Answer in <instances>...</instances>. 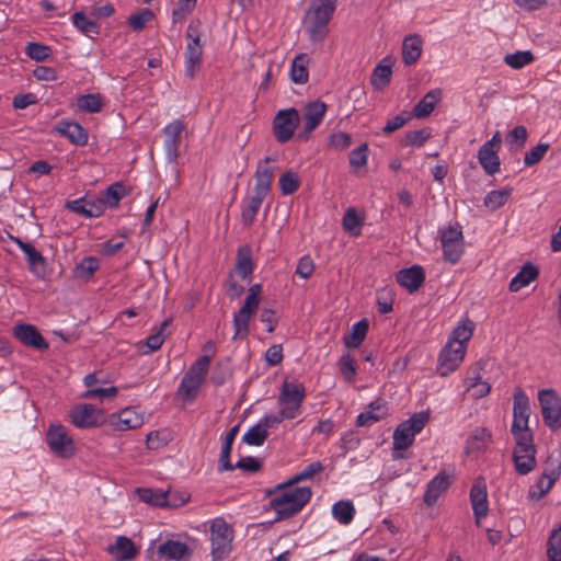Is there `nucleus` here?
I'll use <instances>...</instances> for the list:
<instances>
[{
  "label": "nucleus",
  "instance_id": "1",
  "mask_svg": "<svg viewBox=\"0 0 561 561\" xmlns=\"http://www.w3.org/2000/svg\"><path fill=\"white\" fill-rule=\"evenodd\" d=\"M294 485L287 484V481H285L266 491L270 496V506L276 513L277 519L288 518L297 514L312 496L309 486Z\"/></svg>",
  "mask_w": 561,
  "mask_h": 561
},
{
  "label": "nucleus",
  "instance_id": "2",
  "mask_svg": "<svg viewBox=\"0 0 561 561\" xmlns=\"http://www.w3.org/2000/svg\"><path fill=\"white\" fill-rule=\"evenodd\" d=\"M336 9V0H312L306 14L305 30L312 43H321L329 34V22Z\"/></svg>",
  "mask_w": 561,
  "mask_h": 561
},
{
  "label": "nucleus",
  "instance_id": "3",
  "mask_svg": "<svg viewBox=\"0 0 561 561\" xmlns=\"http://www.w3.org/2000/svg\"><path fill=\"white\" fill-rule=\"evenodd\" d=\"M428 422V414L419 412L413 414L409 420L399 424L393 432V459L403 458L402 451L407 450L414 442L415 436L422 432Z\"/></svg>",
  "mask_w": 561,
  "mask_h": 561
},
{
  "label": "nucleus",
  "instance_id": "4",
  "mask_svg": "<svg viewBox=\"0 0 561 561\" xmlns=\"http://www.w3.org/2000/svg\"><path fill=\"white\" fill-rule=\"evenodd\" d=\"M210 366V356L203 355L197 358L188 368L183 376L180 386L178 388V397L185 401H193L206 379Z\"/></svg>",
  "mask_w": 561,
  "mask_h": 561
},
{
  "label": "nucleus",
  "instance_id": "5",
  "mask_svg": "<svg viewBox=\"0 0 561 561\" xmlns=\"http://www.w3.org/2000/svg\"><path fill=\"white\" fill-rule=\"evenodd\" d=\"M210 556L213 561H222L232 550L233 530L222 517L209 522Z\"/></svg>",
  "mask_w": 561,
  "mask_h": 561
},
{
  "label": "nucleus",
  "instance_id": "6",
  "mask_svg": "<svg viewBox=\"0 0 561 561\" xmlns=\"http://www.w3.org/2000/svg\"><path fill=\"white\" fill-rule=\"evenodd\" d=\"M530 408L529 400L522 389L514 392L513 402V422L511 432L515 442L534 439L533 432L529 428Z\"/></svg>",
  "mask_w": 561,
  "mask_h": 561
},
{
  "label": "nucleus",
  "instance_id": "7",
  "mask_svg": "<svg viewBox=\"0 0 561 561\" xmlns=\"http://www.w3.org/2000/svg\"><path fill=\"white\" fill-rule=\"evenodd\" d=\"M306 398L305 386L297 380L285 379L277 398L283 415L288 419H296L301 414L302 402Z\"/></svg>",
  "mask_w": 561,
  "mask_h": 561
},
{
  "label": "nucleus",
  "instance_id": "8",
  "mask_svg": "<svg viewBox=\"0 0 561 561\" xmlns=\"http://www.w3.org/2000/svg\"><path fill=\"white\" fill-rule=\"evenodd\" d=\"M46 444L49 450L60 458H71L76 454L75 440L67 427L51 424L46 433Z\"/></svg>",
  "mask_w": 561,
  "mask_h": 561
},
{
  "label": "nucleus",
  "instance_id": "9",
  "mask_svg": "<svg viewBox=\"0 0 561 561\" xmlns=\"http://www.w3.org/2000/svg\"><path fill=\"white\" fill-rule=\"evenodd\" d=\"M439 239L445 261L450 264L458 263L465 250L461 227L456 225L442 229L439 232Z\"/></svg>",
  "mask_w": 561,
  "mask_h": 561
},
{
  "label": "nucleus",
  "instance_id": "10",
  "mask_svg": "<svg viewBox=\"0 0 561 561\" xmlns=\"http://www.w3.org/2000/svg\"><path fill=\"white\" fill-rule=\"evenodd\" d=\"M149 551H152V554L163 561H188L192 556V549L187 543L174 538L151 541L148 548Z\"/></svg>",
  "mask_w": 561,
  "mask_h": 561
},
{
  "label": "nucleus",
  "instance_id": "11",
  "mask_svg": "<svg viewBox=\"0 0 561 561\" xmlns=\"http://www.w3.org/2000/svg\"><path fill=\"white\" fill-rule=\"evenodd\" d=\"M104 412L102 409L90 404L79 403L69 411V422L77 428H93L103 423Z\"/></svg>",
  "mask_w": 561,
  "mask_h": 561
},
{
  "label": "nucleus",
  "instance_id": "12",
  "mask_svg": "<svg viewBox=\"0 0 561 561\" xmlns=\"http://www.w3.org/2000/svg\"><path fill=\"white\" fill-rule=\"evenodd\" d=\"M541 414L546 425L556 431L561 427V401L554 390L543 389L538 393Z\"/></svg>",
  "mask_w": 561,
  "mask_h": 561
},
{
  "label": "nucleus",
  "instance_id": "13",
  "mask_svg": "<svg viewBox=\"0 0 561 561\" xmlns=\"http://www.w3.org/2000/svg\"><path fill=\"white\" fill-rule=\"evenodd\" d=\"M300 122L296 108L279 110L273 121V131L277 141L284 144L291 139Z\"/></svg>",
  "mask_w": 561,
  "mask_h": 561
},
{
  "label": "nucleus",
  "instance_id": "14",
  "mask_svg": "<svg viewBox=\"0 0 561 561\" xmlns=\"http://www.w3.org/2000/svg\"><path fill=\"white\" fill-rule=\"evenodd\" d=\"M513 462L516 472L520 476H526L536 468L537 460L534 439L515 442Z\"/></svg>",
  "mask_w": 561,
  "mask_h": 561
},
{
  "label": "nucleus",
  "instance_id": "15",
  "mask_svg": "<svg viewBox=\"0 0 561 561\" xmlns=\"http://www.w3.org/2000/svg\"><path fill=\"white\" fill-rule=\"evenodd\" d=\"M466 345H455L447 342L438 357V374L443 377H446L454 373L462 363L466 355Z\"/></svg>",
  "mask_w": 561,
  "mask_h": 561
},
{
  "label": "nucleus",
  "instance_id": "16",
  "mask_svg": "<svg viewBox=\"0 0 561 561\" xmlns=\"http://www.w3.org/2000/svg\"><path fill=\"white\" fill-rule=\"evenodd\" d=\"M186 126L182 119H174L164 126L162 133L164 135L163 148L165 160L169 163H176L179 158L180 136Z\"/></svg>",
  "mask_w": 561,
  "mask_h": 561
},
{
  "label": "nucleus",
  "instance_id": "17",
  "mask_svg": "<svg viewBox=\"0 0 561 561\" xmlns=\"http://www.w3.org/2000/svg\"><path fill=\"white\" fill-rule=\"evenodd\" d=\"M11 239L26 256L30 272L36 278H45L47 275V264L43 254L30 242H25L18 237H11Z\"/></svg>",
  "mask_w": 561,
  "mask_h": 561
},
{
  "label": "nucleus",
  "instance_id": "18",
  "mask_svg": "<svg viewBox=\"0 0 561 561\" xmlns=\"http://www.w3.org/2000/svg\"><path fill=\"white\" fill-rule=\"evenodd\" d=\"M327 113V104L320 100L307 103L302 108V133L299 137H308L322 122Z\"/></svg>",
  "mask_w": 561,
  "mask_h": 561
},
{
  "label": "nucleus",
  "instance_id": "19",
  "mask_svg": "<svg viewBox=\"0 0 561 561\" xmlns=\"http://www.w3.org/2000/svg\"><path fill=\"white\" fill-rule=\"evenodd\" d=\"M259 308L244 304L240 307V309L233 313L232 323H233V340L243 341L248 339L250 334V325L252 320L254 319Z\"/></svg>",
  "mask_w": 561,
  "mask_h": 561
},
{
  "label": "nucleus",
  "instance_id": "20",
  "mask_svg": "<svg viewBox=\"0 0 561 561\" xmlns=\"http://www.w3.org/2000/svg\"><path fill=\"white\" fill-rule=\"evenodd\" d=\"M111 425L119 432L140 427L145 423V415L134 408H125L110 417Z\"/></svg>",
  "mask_w": 561,
  "mask_h": 561
},
{
  "label": "nucleus",
  "instance_id": "21",
  "mask_svg": "<svg viewBox=\"0 0 561 561\" xmlns=\"http://www.w3.org/2000/svg\"><path fill=\"white\" fill-rule=\"evenodd\" d=\"M470 501L478 525L489 512L488 491L484 479L478 478L470 490Z\"/></svg>",
  "mask_w": 561,
  "mask_h": 561
},
{
  "label": "nucleus",
  "instance_id": "22",
  "mask_svg": "<svg viewBox=\"0 0 561 561\" xmlns=\"http://www.w3.org/2000/svg\"><path fill=\"white\" fill-rule=\"evenodd\" d=\"M14 336L25 346L45 351L49 347L47 341L33 324L19 323L13 328Z\"/></svg>",
  "mask_w": 561,
  "mask_h": 561
},
{
  "label": "nucleus",
  "instance_id": "23",
  "mask_svg": "<svg viewBox=\"0 0 561 561\" xmlns=\"http://www.w3.org/2000/svg\"><path fill=\"white\" fill-rule=\"evenodd\" d=\"M561 473V451L557 456L552 454L547 462V468L536 482L539 490V496L547 494L553 486Z\"/></svg>",
  "mask_w": 561,
  "mask_h": 561
},
{
  "label": "nucleus",
  "instance_id": "24",
  "mask_svg": "<svg viewBox=\"0 0 561 561\" xmlns=\"http://www.w3.org/2000/svg\"><path fill=\"white\" fill-rule=\"evenodd\" d=\"M271 159L266 157L257 164L255 171V185L253 193L266 197L271 191L275 168L270 164Z\"/></svg>",
  "mask_w": 561,
  "mask_h": 561
},
{
  "label": "nucleus",
  "instance_id": "25",
  "mask_svg": "<svg viewBox=\"0 0 561 561\" xmlns=\"http://www.w3.org/2000/svg\"><path fill=\"white\" fill-rule=\"evenodd\" d=\"M450 484V477L445 471L436 474L426 485V490L423 496L424 503L427 506H433L437 500L449 489Z\"/></svg>",
  "mask_w": 561,
  "mask_h": 561
},
{
  "label": "nucleus",
  "instance_id": "26",
  "mask_svg": "<svg viewBox=\"0 0 561 561\" xmlns=\"http://www.w3.org/2000/svg\"><path fill=\"white\" fill-rule=\"evenodd\" d=\"M67 208L85 218H98L105 211L104 203L99 199L78 198L68 202Z\"/></svg>",
  "mask_w": 561,
  "mask_h": 561
},
{
  "label": "nucleus",
  "instance_id": "27",
  "mask_svg": "<svg viewBox=\"0 0 561 561\" xmlns=\"http://www.w3.org/2000/svg\"><path fill=\"white\" fill-rule=\"evenodd\" d=\"M492 442V434L485 427H477L466 440L465 451L468 456H477L484 451Z\"/></svg>",
  "mask_w": 561,
  "mask_h": 561
},
{
  "label": "nucleus",
  "instance_id": "28",
  "mask_svg": "<svg viewBox=\"0 0 561 561\" xmlns=\"http://www.w3.org/2000/svg\"><path fill=\"white\" fill-rule=\"evenodd\" d=\"M396 278L399 285L407 288L410 293H413L423 285L425 273L422 266L413 265L399 271Z\"/></svg>",
  "mask_w": 561,
  "mask_h": 561
},
{
  "label": "nucleus",
  "instance_id": "29",
  "mask_svg": "<svg viewBox=\"0 0 561 561\" xmlns=\"http://www.w3.org/2000/svg\"><path fill=\"white\" fill-rule=\"evenodd\" d=\"M55 129L59 135L68 138L70 142L76 146H84L88 142V131L79 123L60 121Z\"/></svg>",
  "mask_w": 561,
  "mask_h": 561
},
{
  "label": "nucleus",
  "instance_id": "30",
  "mask_svg": "<svg viewBox=\"0 0 561 561\" xmlns=\"http://www.w3.org/2000/svg\"><path fill=\"white\" fill-rule=\"evenodd\" d=\"M393 59L390 56L383 57L375 67L370 83L375 90H383L391 81Z\"/></svg>",
  "mask_w": 561,
  "mask_h": 561
},
{
  "label": "nucleus",
  "instance_id": "31",
  "mask_svg": "<svg viewBox=\"0 0 561 561\" xmlns=\"http://www.w3.org/2000/svg\"><path fill=\"white\" fill-rule=\"evenodd\" d=\"M107 551L116 561H130L137 554L134 542L125 536L117 537L115 542L108 546Z\"/></svg>",
  "mask_w": 561,
  "mask_h": 561
},
{
  "label": "nucleus",
  "instance_id": "32",
  "mask_svg": "<svg viewBox=\"0 0 561 561\" xmlns=\"http://www.w3.org/2000/svg\"><path fill=\"white\" fill-rule=\"evenodd\" d=\"M499 150L492 148L491 144H483L478 152V160L486 174L493 175L500 171L501 161Z\"/></svg>",
  "mask_w": 561,
  "mask_h": 561
},
{
  "label": "nucleus",
  "instance_id": "33",
  "mask_svg": "<svg viewBox=\"0 0 561 561\" xmlns=\"http://www.w3.org/2000/svg\"><path fill=\"white\" fill-rule=\"evenodd\" d=\"M423 50V41L420 35L411 34L404 37L402 43V60L407 66L413 65L420 58Z\"/></svg>",
  "mask_w": 561,
  "mask_h": 561
},
{
  "label": "nucleus",
  "instance_id": "34",
  "mask_svg": "<svg viewBox=\"0 0 561 561\" xmlns=\"http://www.w3.org/2000/svg\"><path fill=\"white\" fill-rule=\"evenodd\" d=\"M442 100V90L433 89L428 91L413 107L412 114L416 118L427 117Z\"/></svg>",
  "mask_w": 561,
  "mask_h": 561
},
{
  "label": "nucleus",
  "instance_id": "35",
  "mask_svg": "<svg viewBox=\"0 0 561 561\" xmlns=\"http://www.w3.org/2000/svg\"><path fill=\"white\" fill-rule=\"evenodd\" d=\"M538 276V270L530 263L525 264L520 271L511 279L510 290L516 293L528 286Z\"/></svg>",
  "mask_w": 561,
  "mask_h": 561
},
{
  "label": "nucleus",
  "instance_id": "36",
  "mask_svg": "<svg viewBox=\"0 0 561 561\" xmlns=\"http://www.w3.org/2000/svg\"><path fill=\"white\" fill-rule=\"evenodd\" d=\"M264 199V196L253 193L250 197H248L244 201V205L242 207L241 213V220L245 227H250L253 225Z\"/></svg>",
  "mask_w": 561,
  "mask_h": 561
},
{
  "label": "nucleus",
  "instance_id": "37",
  "mask_svg": "<svg viewBox=\"0 0 561 561\" xmlns=\"http://www.w3.org/2000/svg\"><path fill=\"white\" fill-rule=\"evenodd\" d=\"M332 516L341 525H350L355 516V507L352 501L341 500L332 505Z\"/></svg>",
  "mask_w": 561,
  "mask_h": 561
},
{
  "label": "nucleus",
  "instance_id": "38",
  "mask_svg": "<svg viewBox=\"0 0 561 561\" xmlns=\"http://www.w3.org/2000/svg\"><path fill=\"white\" fill-rule=\"evenodd\" d=\"M387 408L380 402H371L368 410L362 412L356 420L358 426H370L387 415Z\"/></svg>",
  "mask_w": 561,
  "mask_h": 561
},
{
  "label": "nucleus",
  "instance_id": "39",
  "mask_svg": "<svg viewBox=\"0 0 561 561\" xmlns=\"http://www.w3.org/2000/svg\"><path fill=\"white\" fill-rule=\"evenodd\" d=\"M136 493L139 499L148 504L154 506H168L169 505V492L163 491L161 489H150V488H138L136 489Z\"/></svg>",
  "mask_w": 561,
  "mask_h": 561
},
{
  "label": "nucleus",
  "instance_id": "40",
  "mask_svg": "<svg viewBox=\"0 0 561 561\" xmlns=\"http://www.w3.org/2000/svg\"><path fill=\"white\" fill-rule=\"evenodd\" d=\"M187 44L185 57L202 59L203 57V45L201 44L198 25L193 22L187 27L186 33Z\"/></svg>",
  "mask_w": 561,
  "mask_h": 561
},
{
  "label": "nucleus",
  "instance_id": "41",
  "mask_svg": "<svg viewBox=\"0 0 561 561\" xmlns=\"http://www.w3.org/2000/svg\"><path fill=\"white\" fill-rule=\"evenodd\" d=\"M466 391L474 399H481L488 396L491 391L489 382L482 380L479 373H474L472 376H467L465 379Z\"/></svg>",
  "mask_w": 561,
  "mask_h": 561
},
{
  "label": "nucleus",
  "instance_id": "42",
  "mask_svg": "<svg viewBox=\"0 0 561 561\" xmlns=\"http://www.w3.org/2000/svg\"><path fill=\"white\" fill-rule=\"evenodd\" d=\"M308 65L309 57L306 54H300L295 57L290 67V78L294 83L304 84L308 81Z\"/></svg>",
  "mask_w": 561,
  "mask_h": 561
},
{
  "label": "nucleus",
  "instance_id": "43",
  "mask_svg": "<svg viewBox=\"0 0 561 561\" xmlns=\"http://www.w3.org/2000/svg\"><path fill=\"white\" fill-rule=\"evenodd\" d=\"M237 433H238V427H232L226 434L225 442L222 443L220 456H219V470L220 471H231L234 469V466L230 462V453H231L232 444L234 442Z\"/></svg>",
  "mask_w": 561,
  "mask_h": 561
},
{
  "label": "nucleus",
  "instance_id": "44",
  "mask_svg": "<svg viewBox=\"0 0 561 561\" xmlns=\"http://www.w3.org/2000/svg\"><path fill=\"white\" fill-rule=\"evenodd\" d=\"M474 324L469 319H465L458 323V325L454 329L448 343L458 345H466L467 342L471 339L473 333Z\"/></svg>",
  "mask_w": 561,
  "mask_h": 561
},
{
  "label": "nucleus",
  "instance_id": "45",
  "mask_svg": "<svg viewBox=\"0 0 561 561\" xmlns=\"http://www.w3.org/2000/svg\"><path fill=\"white\" fill-rule=\"evenodd\" d=\"M104 105L105 101L99 93L84 94L77 99L79 111L85 113H99Z\"/></svg>",
  "mask_w": 561,
  "mask_h": 561
},
{
  "label": "nucleus",
  "instance_id": "46",
  "mask_svg": "<svg viewBox=\"0 0 561 561\" xmlns=\"http://www.w3.org/2000/svg\"><path fill=\"white\" fill-rule=\"evenodd\" d=\"M368 331V322L363 319L353 324L351 333L345 336L344 343L348 348H357L364 341Z\"/></svg>",
  "mask_w": 561,
  "mask_h": 561
},
{
  "label": "nucleus",
  "instance_id": "47",
  "mask_svg": "<svg viewBox=\"0 0 561 561\" xmlns=\"http://www.w3.org/2000/svg\"><path fill=\"white\" fill-rule=\"evenodd\" d=\"M432 137V129L424 127L405 133L402 145L405 147L421 148Z\"/></svg>",
  "mask_w": 561,
  "mask_h": 561
},
{
  "label": "nucleus",
  "instance_id": "48",
  "mask_svg": "<svg viewBox=\"0 0 561 561\" xmlns=\"http://www.w3.org/2000/svg\"><path fill=\"white\" fill-rule=\"evenodd\" d=\"M535 57L530 50H517L504 56V62L512 69H522L530 65Z\"/></svg>",
  "mask_w": 561,
  "mask_h": 561
},
{
  "label": "nucleus",
  "instance_id": "49",
  "mask_svg": "<svg viewBox=\"0 0 561 561\" xmlns=\"http://www.w3.org/2000/svg\"><path fill=\"white\" fill-rule=\"evenodd\" d=\"M528 138V131L525 126L519 125L513 128L506 136V146L510 151H518L524 148Z\"/></svg>",
  "mask_w": 561,
  "mask_h": 561
},
{
  "label": "nucleus",
  "instance_id": "50",
  "mask_svg": "<svg viewBox=\"0 0 561 561\" xmlns=\"http://www.w3.org/2000/svg\"><path fill=\"white\" fill-rule=\"evenodd\" d=\"M171 439L172 436L169 430L152 431L146 436V446L150 450H159L167 446Z\"/></svg>",
  "mask_w": 561,
  "mask_h": 561
},
{
  "label": "nucleus",
  "instance_id": "51",
  "mask_svg": "<svg viewBox=\"0 0 561 561\" xmlns=\"http://www.w3.org/2000/svg\"><path fill=\"white\" fill-rule=\"evenodd\" d=\"M324 466L321 461H313L307 465L299 472L295 473L291 478L287 480V484H297L302 481L313 479L318 473L322 472Z\"/></svg>",
  "mask_w": 561,
  "mask_h": 561
},
{
  "label": "nucleus",
  "instance_id": "52",
  "mask_svg": "<svg viewBox=\"0 0 561 561\" xmlns=\"http://www.w3.org/2000/svg\"><path fill=\"white\" fill-rule=\"evenodd\" d=\"M73 25L85 35H96L100 32V26L96 22L88 18L82 12H76L72 15Z\"/></svg>",
  "mask_w": 561,
  "mask_h": 561
},
{
  "label": "nucleus",
  "instance_id": "53",
  "mask_svg": "<svg viewBox=\"0 0 561 561\" xmlns=\"http://www.w3.org/2000/svg\"><path fill=\"white\" fill-rule=\"evenodd\" d=\"M511 196V190L490 191L484 197V206L490 210H496L504 206Z\"/></svg>",
  "mask_w": 561,
  "mask_h": 561
},
{
  "label": "nucleus",
  "instance_id": "54",
  "mask_svg": "<svg viewBox=\"0 0 561 561\" xmlns=\"http://www.w3.org/2000/svg\"><path fill=\"white\" fill-rule=\"evenodd\" d=\"M278 185L284 195H291L299 188V175L294 171H286L279 176Z\"/></svg>",
  "mask_w": 561,
  "mask_h": 561
},
{
  "label": "nucleus",
  "instance_id": "55",
  "mask_svg": "<svg viewBox=\"0 0 561 561\" xmlns=\"http://www.w3.org/2000/svg\"><path fill=\"white\" fill-rule=\"evenodd\" d=\"M125 195V188L122 183L112 184L102 195V197L98 198L104 203V207L107 206L114 207Z\"/></svg>",
  "mask_w": 561,
  "mask_h": 561
},
{
  "label": "nucleus",
  "instance_id": "56",
  "mask_svg": "<svg viewBox=\"0 0 561 561\" xmlns=\"http://www.w3.org/2000/svg\"><path fill=\"white\" fill-rule=\"evenodd\" d=\"M267 437V431L261 423L250 427L242 437V440L250 446H261Z\"/></svg>",
  "mask_w": 561,
  "mask_h": 561
},
{
  "label": "nucleus",
  "instance_id": "57",
  "mask_svg": "<svg viewBox=\"0 0 561 561\" xmlns=\"http://www.w3.org/2000/svg\"><path fill=\"white\" fill-rule=\"evenodd\" d=\"M339 368L343 378L353 383L356 380V363L350 354H343L339 359Z\"/></svg>",
  "mask_w": 561,
  "mask_h": 561
},
{
  "label": "nucleus",
  "instance_id": "58",
  "mask_svg": "<svg viewBox=\"0 0 561 561\" xmlns=\"http://www.w3.org/2000/svg\"><path fill=\"white\" fill-rule=\"evenodd\" d=\"M547 557L549 561H561V526L548 539Z\"/></svg>",
  "mask_w": 561,
  "mask_h": 561
},
{
  "label": "nucleus",
  "instance_id": "59",
  "mask_svg": "<svg viewBox=\"0 0 561 561\" xmlns=\"http://www.w3.org/2000/svg\"><path fill=\"white\" fill-rule=\"evenodd\" d=\"M345 231L352 236H359L362 228V219L358 217L354 208H347L342 220Z\"/></svg>",
  "mask_w": 561,
  "mask_h": 561
},
{
  "label": "nucleus",
  "instance_id": "60",
  "mask_svg": "<svg viewBox=\"0 0 561 561\" xmlns=\"http://www.w3.org/2000/svg\"><path fill=\"white\" fill-rule=\"evenodd\" d=\"M118 393L117 387H108V388H91L87 389L84 392L80 394L81 399H98L103 402L106 399H112L116 397Z\"/></svg>",
  "mask_w": 561,
  "mask_h": 561
},
{
  "label": "nucleus",
  "instance_id": "61",
  "mask_svg": "<svg viewBox=\"0 0 561 561\" xmlns=\"http://www.w3.org/2000/svg\"><path fill=\"white\" fill-rule=\"evenodd\" d=\"M170 320H164L161 323L160 328L154 333L148 336L146 341V346L149 348L150 352H154L162 346L167 337L165 330L170 325Z\"/></svg>",
  "mask_w": 561,
  "mask_h": 561
},
{
  "label": "nucleus",
  "instance_id": "62",
  "mask_svg": "<svg viewBox=\"0 0 561 561\" xmlns=\"http://www.w3.org/2000/svg\"><path fill=\"white\" fill-rule=\"evenodd\" d=\"M99 266L100 264L96 257L87 256L76 266L75 272L77 277L89 278L98 271Z\"/></svg>",
  "mask_w": 561,
  "mask_h": 561
},
{
  "label": "nucleus",
  "instance_id": "63",
  "mask_svg": "<svg viewBox=\"0 0 561 561\" xmlns=\"http://www.w3.org/2000/svg\"><path fill=\"white\" fill-rule=\"evenodd\" d=\"M51 49L49 46L31 42L25 47V54L27 57L35 61H43L50 56Z\"/></svg>",
  "mask_w": 561,
  "mask_h": 561
},
{
  "label": "nucleus",
  "instance_id": "64",
  "mask_svg": "<svg viewBox=\"0 0 561 561\" xmlns=\"http://www.w3.org/2000/svg\"><path fill=\"white\" fill-rule=\"evenodd\" d=\"M549 149L548 144L540 142L534 148H531L529 151H527L524 156V164L526 167H533L537 164L543 156L547 153Z\"/></svg>",
  "mask_w": 561,
  "mask_h": 561
}]
</instances>
